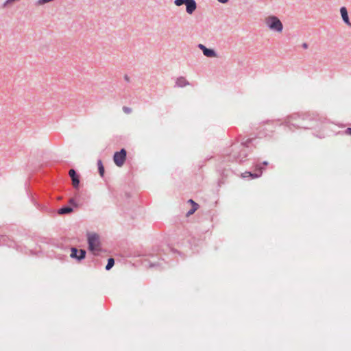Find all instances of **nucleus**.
<instances>
[{
  "label": "nucleus",
  "instance_id": "1a4fd4ad",
  "mask_svg": "<svg viewBox=\"0 0 351 351\" xmlns=\"http://www.w3.org/2000/svg\"><path fill=\"white\" fill-rule=\"evenodd\" d=\"M189 202L192 204V208L189 211H188V213H186V216H190L191 215L193 214L198 209L199 207V205L192 199H189Z\"/></svg>",
  "mask_w": 351,
  "mask_h": 351
},
{
  "label": "nucleus",
  "instance_id": "5701e85b",
  "mask_svg": "<svg viewBox=\"0 0 351 351\" xmlns=\"http://www.w3.org/2000/svg\"><path fill=\"white\" fill-rule=\"evenodd\" d=\"M348 25L351 27V23H350V25Z\"/></svg>",
  "mask_w": 351,
  "mask_h": 351
},
{
  "label": "nucleus",
  "instance_id": "f8f14e48",
  "mask_svg": "<svg viewBox=\"0 0 351 351\" xmlns=\"http://www.w3.org/2000/svg\"><path fill=\"white\" fill-rule=\"evenodd\" d=\"M73 211V209L70 207H64V208H60L59 210H58V214L60 215H64V214H67V213H70Z\"/></svg>",
  "mask_w": 351,
  "mask_h": 351
},
{
  "label": "nucleus",
  "instance_id": "2eb2a0df",
  "mask_svg": "<svg viewBox=\"0 0 351 351\" xmlns=\"http://www.w3.org/2000/svg\"><path fill=\"white\" fill-rule=\"evenodd\" d=\"M187 0H176L175 4L178 6H180L183 4H185Z\"/></svg>",
  "mask_w": 351,
  "mask_h": 351
},
{
  "label": "nucleus",
  "instance_id": "a211bd4d",
  "mask_svg": "<svg viewBox=\"0 0 351 351\" xmlns=\"http://www.w3.org/2000/svg\"><path fill=\"white\" fill-rule=\"evenodd\" d=\"M346 134L351 135V128H348V129L346 130Z\"/></svg>",
  "mask_w": 351,
  "mask_h": 351
},
{
  "label": "nucleus",
  "instance_id": "6ab92c4d",
  "mask_svg": "<svg viewBox=\"0 0 351 351\" xmlns=\"http://www.w3.org/2000/svg\"><path fill=\"white\" fill-rule=\"evenodd\" d=\"M218 1H219V2H221V3H226L228 0H218Z\"/></svg>",
  "mask_w": 351,
  "mask_h": 351
},
{
  "label": "nucleus",
  "instance_id": "f257e3e1",
  "mask_svg": "<svg viewBox=\"0 0 351 351\" xmlns=\"http://www.w3.org/2000/svg\"><path fill=\"white\" fill-rule=\"evenodd\" d=\"M266 25L272 31L281 32L282 31V24L281 21L276 16H270L265 18Z\"/></svg>",
  "mask_w": 351,
  "mask_h": 351
},
{
  "label": "nucleus",
  "instance_id": "0eeeda50",
  "mask_svg": "<svg viewBox=\"0 0 351 351\" xmlns=\"http://www.w3.org/2000/svg\"><path fill=\"white\" fill-rule=\"evenodd\" d=\"M185 4L186 5V12L189 14H192L196 9V3L194 0H187Z\"/></svg>",
  "mask_w": 351,
  "mask_h": 351
},
{
  "label": "nucleus",
  "instance_id": "dca6fc26",
  "mask_svg": "<svg viewBox=\"0 0 351 351\" xmlns=\"http://www.w3.org/2000/svg\"><path fill=\"white\" fill-rule=\"evenodd\" d=\"M123 110L124 112L129 114L132 112V109L128 107H123Z\"/></svg>",
  "mask_w": 351,
  "mask_h": 351
},
{
  "label": "nucleus",
  "instance_id": "4468645a",
  "mask_svg": "<svg viewBox=\"0 0 351 351\" xmlns=\"http://www.w3.org/2000/svg\"><path fill=\"white\" fill-rule=\"evenodd\" d=\"M114 259L112 258H109L108 261V264L106 266V269L107 270L110 269L114 266Z\"/></svg>",
  "mask_w": 351,
  "mask_h": 351
},
{
  "label": "nucleus",
  "instance_id": "20e7f679",
  "mask_svg": "<svg viewBox=\"0 0 351 351\" xmlns=\"http://www.w3.org/2000/svg\"><path fill=\"white\" fill-rule=\"evenodd\" d=\"M86 254V252L84 250H77L76 248L73 247L71 249V256L72 258H75L78 260H82L84 258Z\"/></svg>",
  "mask_w": 351,
  "mask_h": 351
},
{
  "label": "nucleus",
  "instance_id": "4be33fe9",
  "mask_svg": "<svg viewBox=\"0 0 351 351\" xmlns=\"http://www.w3.org/2000/svg\"><path fill=\"white\" fill-rule=\"evenodd\" d=\"M263 165H268V162H267V161H265V162H263Z\"/></svg>",
  "mask_w": 351,
  "mask_h": 351
},
{
  "label": "nucleus",
  "instance_id": "f03ea898",
  "mask_svg": "<svg viewBox=\"0 0 351 351\" xmlns=\"http://www.w3.org/2000/svg\"><path fill=\"white\" fill-rule=\"evenodd\" d=\"M89 250L95 254L100 251V242L99 236L96 234H90L88 237Z\"/></svg>",
  "mask_w": 351,
  "mask_h": 351
},
{
  "label": "nucleus",
  "instance_id": "6e6552de",
  "mask_svg": "<svg viewBox=\"0 0 351 351\" xmlns=\"http://www.w3.org/2000/svg\"><path fill=\"white\" fill-rule=\"evenodd\" d=\"M340 12H341V16H342V19H343V21L347 25H350L346 8L345 7H342L340 9Z\"/></svg>",
  "mask_w": 351,
  "mask_h": 351
},
{
  "label": "nucleus",
  "instance_id": "39448f33",
  "mask_svg": "<svg viewBox=\"0 0 351 351\" xmlns=\"http://www.w3.org/2000/svg\"><path fill=\"white\" fill-rule=\"evenodd\" d=\"M69 176L72 180V184L75 188H77L80 183V180L76 175V172L74 169H70L69 171Z\"/></svg>",
  "mask_w": 351,
  "mask_h": 351
},
{
  "label": "nucleus",
  "instance_id": "423d86ee",
  "mask_svg": "<svg viewBox=\"0 0 351 351\" xmlns=\"http://www.w3.org/2000/svg\"><path fill=\"white\" fill-rule=\"evenodd\" d=\"M256 171L258 172L254 173L246 171L242 174V177L244 178L247 177H251L252 178H258L262 174V169L261 167H256Z\"/></svg>",
  "mask_w": 351,
  "mask_h": 351
},
{
  "label": "nucleus",
  "instance_id": "ddd939ff",
  "mask_svg": "<svg viewBox=\"0 0 351 351\" xmlns=\"http://www.w3.org/2000/svg\"><path fill=\"white\" fill-rule=\"evenodd\" d=\"M97 166H98L99 173L100 176L101 177L104 176V167L103 166L101 160H99L97 161Z\"/></svg>",
  "mask_w": 351,
  "mask_h": 351
},
{
  "label": "nucleus",
  "instance_id": "f3484780",
  "mask_svg": "<svg viewBox=\"0 0 351 351\" xmlns=\"http://www.w3.org/2000/svg\"><path fill=\"white\" fill-rule=\"evenodd\" d=\"M199 48L202 50L203 53H204V50H205V49H207L204 45H202V44H200V45H199Z\"/></svg>",
  "mask_w": 351,
  "mask_h": 351
},
{
  "label": "nucleus",
  "instance_id": "412c9836",
  "mask_svg": "<svg viewBox=\"0 0 351 351\" xmlns=\"http://www.w3.org/2000/svg\"><path fill=\"white\" fill-rule=\"evenodd\" d=\"M307 47H308V45H307V44H306V43H304V44H303V47H304V48L306 49V48H307Z\"/></svg>",
  "mask_w": 351,
  "mask_h": 351
},
{
  "label": "nucleus",
  "instance_id": "9d476101",
  "mask_svg": "<svg viewBox=\"0 0 351 351\" xmlns=\"http://www.w3.org/2000/svg\"><path fill=\"white\" fill-rule=\"evenodd\" d=\"M176 84L179 87H184L186 85H189V83L188 82V81L184 77H180L177 79Z\"/></svg>",
  "mask_w": 351,
  "mask_h": 351
},
{
  "label": "nucleus",
  "instance_id": "7ed1b4c3",
  "mask_svg": "<svg viewBox=\"0 0 351 351\" xmlns=\"http://www.w3.org/2000/svg\"><path fill=\"white\" fill-rule=\"evenodd\" d=\"M114 162L118 167H121L126 159V151L122 149L120 152H116L114 155Z\"/></svg>",
  "mask_w": 351,
  "mask_h": 351
},
{
  "label": "nucleus",
  "instance_id": "9b49d317",
  "mask_svg": "<svg viewBox=\"0 0 351 351\" xmlns=\"http://www.w3.org/2000/svg\"><path fill=\"white\" fill-rule=\"evenodd\" d=\"M204 55L206 57H216V53L213 49H205Z\"/></svg>",
  "mask_w": 351,
  "mask_h": 351
},
{
  "label": "nucleus",
  "instance_id": "aec40b11",
  "mask_svg": "<svg viewBox=\"0 0 351 351\" xmlns=\"http://www.w3.org/2000/svg\"><path fill=\"white\" fill-rule=\"evenodd\" d=\"M125 80L126 81L129 82L130 81V77L126 75V76H125Z\"/></svg>",
  "mask_w": 351,
  "mask_h": 351
}]
</instances>
